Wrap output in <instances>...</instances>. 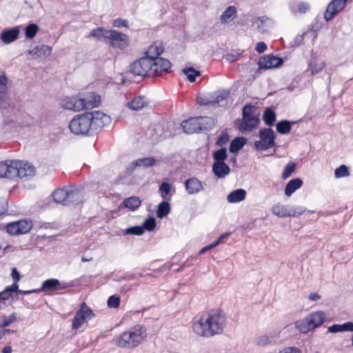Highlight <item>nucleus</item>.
<instances>
[{
	"instance_id": "f257e3e1",
	"label": "nucleus",
	"mask_w": 353,
	"mask_h": 353,
	"mask_svg": "<svg viewBox=\"0 0 353 353\" xmlns=\"http://www.w3.org/2000/svg\"><path fill=\"white\" fill-rule=\"evenodd\" d=\"M225 325V314L219 310L210 311L196 316L191 322L192 332L197 336L205 338L221 334Z\"/></svg>"
},
{
	"instance_id": "f03ea898",
	"label": "nucleus",
	"mask_w": 353,
	"mask_h": 353,
	"mask_svg": "<svg viewBox=\"0 0 353 353\" xmlns=\"http://www.w3.org/2000/svg\"><path fill=\"white\" fill-rule=\"evenodd\" d=\"M54 201L57 203L69 205L79 203L81 200V193L72 186H64L56 189L52 194Z\"/></svg>"
},
{
	"instance_id": "7ed1b4c3",
	"label": "nucleus",
	"mask_w": 353,
	"mask_h": 353,
	"mask_svg": "<svg viewBox=\"0 0 353 353\" xmlns=\"http://www.w3.org/2000/svg\"><path fill=\"white\" fill-rule=\"evenodd\" d=\"M325 313L321 310L315 311L295 322V327L301 333H307L321 326L325 320Z\"/></svg>"
},
{
	"instance_id": "20e7f679",
	"label": "nucleus",
	"mask_w": 353,
	"mask_h": 353,
	"mask_svg": "<svg viewBox=\"0 0 353 353\" xmlns=\"http://www.w3.org/2000/svg\"><path fill=\"white\" fill-rule=\"evenodd\" d=\"M255 108L251 104L245 105L242 110V119L238 129L241 132H251L260 123L259 114H255Z\"/></svg>"
},
{
	"instance_id": "39448f33",
	"label": "nucleus",
	"mask_w": 353,
	"mask_h": 353,
	"mask_svg": "<svg viewBox=\"0 0 353 353\" xmlns=\"http://www.w3.org/2000/svg\"><path fill=\"white\" fill-rule=\"evenodd\" d=\"M214 121L209 117H191L182 122L181 126L185 132L193 134L202 130H208L212 128Z\"/></svg>"
},
{
	"instance_id": "423d86ee",
	"label": "nucleus",
	"mask_w": 353,
	"mask_h": 353,
	"mask_svg": "<svg viewBox=\"0 0 353 353\" xmlns=\"http://www.w3.org/2000/svg\"><path fill=\"white\" fill-rule=\"evenodd\" d=\"M90 116L89 112L74 116L69 123L71 132L77 135L92 134Z\"/></svg>"
},
{
	"instance_id": "0eeeda50",
	"label": "nucleus",
	"mask_w": 353,
	"mask_h": 353,
	"mask_svg": "<svg viewBox=\"0 0 353 353\" xmlns=\"http://www.w3.org/2000/svg\"><path fill=\"white\" fill-rule=\"evenodd\" d=\"M106 44L114 49L123 50L125 49L130 43V39L128 34H124L116 30H109Z\"/></svg>"
},
{
	"instance_id": "6e6552de",
	"label": "nucleus",
	"mask_w": 353,
	"mask_h": 353,
	"mask_svg": "<svg viewBox=\"0 0 353 353\" xmlns=\"http://www.w3.org/2000/svg\"><path fill=\"white\" fill-rule=\"evenodd\" d=\"M12 163L13 168L15 170L14 180L17 179L28 180L35 175V168L28 162L14 160Z\"/></svg>"
},
{
	"instance_id": "1a4fd4ad",
	"label": "nucleus",
	"mask_w": 353,
	"mask_h": 353,
	"mask_svg": "<svg viewBox=\"0 0 353 353\" xmlns=\"http://www.w3.org/2000/svg\"><path fill=\"white\" fill-rule=\"evenodd\" d=\"M149 59L151 65L150 77H161L171 72L172 64L168 59L163 57Z\"/></svg>"
},
{
	"instance_id": "9d476101",
	"label": "nucleus",
	"mask_w": 353,
	"mask_h": 353,
	"mask_svg": "<svg viewBox=\"0 0 353 353\" xmlns=\"http://www.w3.org/2000/svg\"><path fill=\"white\" fill-rule=\"evenodd\" d=\"M259 141L254 142V147L257 150H266L272 148L275 144V134L271 128H262L259 130Z\"/></svg>"
},
{
	"instance_id": "9b49d317",
	"label": "nucleus",
	"mask_w": 353,
	"mask_h": 353,
	"mask_svg": "<svg viewBox=\"0 0 353 353\" xmlns=\"http://www.w3.org/2000/svg\"><path fill=\"white\" fill-rule=\"evenodd\" d=\"M94 316V314L92 309L89 307L85 303H82L73 319L72 328L74 330L79 329L84 323L92 319Z\"/></svg>"
},
{
	"instance_id": "f8f14e48",
	"label": "nucleus",
	"mask_w": 353,
	"mask_h": 353,
	"mask_svg": "<svg viewBox=\"0 0 353 353\" xmlns=\"http://www.w3.org/2000/svg\"><path fill=\"white\" fill-rule=\"evenodd\" d=\"M89 114L92 134L97 132L110 122V116L101 111H93L89 112Z\"/></svg>"
},
{
	"instance_id": "ddd939ff",
	"label": "nucleus",
	"mask_w": 353,
	"mask_h": 353,
	"mask_svg": "<svg viewBox=\"0 0 353 353\" xmlns=\"http://www.w3.org/2000/svg\"><path fill=\"white\" fill-rule=\"evenodd\" d=\"M150 59L144 57L134 61L130 66L131 73L141 77L150 76Z\"/></svg>"
},
{
	"instance_id": "4468645a",
	"label": "nucleus",
	"mask_w": 353,
	"mask_h": 353,
	"mask_svg": "<svg viewBox=\"0 0 353 353\" xmlns=\"http://www.w3.org/2000/svg\"><path fill=\"white\" fill-rule=\"evenodd\" d=\"M132 347H137L147 336V330L141 325H137L127 331Z\"/></svg>"
},
{
	"instance_id": "2eb2a0df",
	"label": "nucleus",
	"mask_w": 353,
	"mask_h": 353,
	"mask_svg": "<svg viewBox=\"0 0 353 353\" xmlns=\"http://www.w3.org/2000/svg\"><path fill=\"white\" fill-rule=\"evenodd\" d=\"M32 222H10L6 226V232L10 235L24 234L30 231Z\"/></svg>"
},
{
	"instance_id": "dca6fc26",
	"label": "nucleus",
	"mask_w": 353,
	"mask_h": 353,
	"mask_svg": "<svg viewBox=\"0 0 353 353\" xmlns=\"http://www.w3.org/2000/svg\"><path fill=\"white\" fill-rule=\"evenodd\" d=\"M347 0H332L327 6L324 13L325 21H328L334 18L344 8Z\"/></svg>"
},
{
	"instance_id": "f3484780",
	"label": "nucleus",
	"mask_w": 353,
	"mask_h": 353,
	"mask_svg": "<svg viewBox=\"0 0 353 353\" xmlns=\"http://www.w3.org/2000/svg\"><path fill=\"white\" fill-rule=\"evenodd\" d=\"M61 106L66 110L79 112L83 110L81 98L79 96L68 97L61 101Z\"/></svg>"
},
{
	"instance_id": "a211bd4d",
	"label": "nucleus",
	"mask_w": 353,
	"mask_h": 353,
	"mask_svg": "<svg viewBox=\"0 0 353 353\" xmlns=\"http://www.w3.org/2000/svg\"><path fill=\"white\" fill-rule=\"evenodd\" d=\"M83 110H90L98 107L101 103V97L95 92H88L81 98Z\"/></svg>"
},
{
	"instance_id": "6ab92c4d",
	"label": "nucleus",
	"mask_w": 353,
	"mask_h": 353,
	"mask_svg": "<svg viewBox=\"0 0 353 353\" xmlns=\"http://www.w3.org/2000/svg\"><path fill=\"white\" fill-rule=\"evenodd\" d=\"M71 286L69 283L61 282L57 279L45 281L40 289L41 290H63Z\"/></svg>"
},
{
	"instance_id": "aec40b11",
	"label": "nucleus",
	"mask_w": 353,
	"mask_h": 353,
	"mask_svg": "<svg viewBox=\"0 0 353 353\" xmlns=\"http://www.w3.org/2000/svg\"><path fill=\"white\" fill-rule=\"evenodd\" d=\"M164 51V46L162 41H156L153 42L145 52V58L157 59Z\"/></svg>"
},
{
	"instance_id": "412c9836",
	"label": "nucleus",
	"mask_w": 353,
	"mask_h": 353,
	"mask_svg": "<svg viewBox=\"0 0 353 353\" xmlns=\"http://www.w3.org/2000/svg\"><path fill=\"white\" fill-rule=\"evenodd\" d=\"M14 160H6L3 162H0V178H7L14 180V172L13 168Z\"/></svg>"
},
{
	"instance_id": "4be33fe9",
	"label": "nucleus",
	"mask_w": 353,
	"mask_h": 353,
	"mask_svg": "<svg viewBox=\"0 0 353 353\" xmlns=\"http://www.w3.org/2000/svg\"><path fill=\"white\" fill-rule=\"evenodd\" d=\"M283 63L281 58L272 56H267L259 61V66L260 68L270 69L276 68Z\"/></svg>"
},
{
	"instance_id": "5701e85b",
	"label": "nucleus",
	"mask_w": 353,
	"mask_h": 353,
	"mask_svg": "<svg viewBox=\"0 0 353 353\" xmlns=\"http://www.w3.org/2000/svg\"><path fill=\"white\" fill-rule=\"evenodd\" d=\"M185 190L189 194L201 192L203 189L202 182L196 177H191L185 181Z\"/></svg>"
},
{
	"instance_id": "b1692460",
	"label": "nucleus",
	"mask_w": 353,
	"mask_h": 353,
	"mask_svg": "<svg viewBox=\"0 0 353 353\" xmlns=\"http://www.w3.org/2000/svg\"><path fill=\"white\" fill-rule=\"evenodd\" d=\"M156 227V222H143L141 226H134L125 230V233L129 234L141 235L145 230H153Z\"/></svg>"
},
{
	"instance_id": "393cba45",
	"label": "nucleus",
	"mask_w": 353,
	"mask_h": 353,
	"mask_svg": "<svg viewBox=\"0 0 353 353\" xmlns=\"http://www.w3.org/2000/svg\"><path fill=\"white\" fill-rule=\"evenodd\" d=\"M325 68V61L319 57H312L308 63V70L312 76L321 72Z\"/></svg>"
},
{
	"instance_id": "a878e982",
	"label": "nucleus",
	"mask_w": 353,
	"mask_h": 353,
	"mask_svg": "<svg viewBox=\"0 0 353 353\" xmlns=\"http://www.w3.org/2000/svg\"><path fill=\"white\" fill-rule=\"evenodd\" d=\"M212 171L218 178H223L230 173V167L225 162H214Z\"/></svg>"
},
{
	"instance_id": "bb28decb",
	"label": "nucleus",
	"mask_w": 353,
	"mask_h": 353,
	"mask_svg": "<svg viewBox=\"0 0 353 353\" xmlns=\"http://www.w3.org/2000/svg\"><path fill=\"white\" fill-rule=\"evenodd\" d=\"M19 28L15 27L10 30L3 31L1 39L3 43H10L14 41L19 37Z\"/></svg>"
},
{
	"instance_id": "cd10ccee",
	"label": "nucleus",
	"mask_w": 353,
	"mask_h": 353,
	"mask_svg": "<svg viewBox=\"0 0 353 353\" xmlns=\"http://www.w3.org/2000/svg\"><path fill=\"white\" fill-rule=\"evenodd\" d=\"M327 331L330 333L353 332V322L347 321L343 324L332 325L328 327Z\"/></svg>"
},
{
	"instance_id": "c85d7f7f",
	"label": "nucleus",
	"mask_w": 353,
	"mask_h": 353,
	"mask_svg": "<svg viewBox=\"0 0 353 353\" xmlns=\"http://www.w3.org/2000/svg\"><path fill=\"white\" fill-rule=\"evenodd\" d=\"M114 343L117 346L120 347L133 348L127 331L116 336L114 338Z\"/></svg>"
},
{
	"instance_id": "c756f323",
	"label": "nucleus",
	"mask_w": 353,
	"mask_h": 353,
	"mask_svg": "<svg viewBox=\"0 0 353 353\" xmlns=\"http://www.w3.org/2000/svg\"><path fill=\"white\" fill-rule=\"evenodd\" d=\"M303 181L299 178L290 180L285 185V194L290 196L296 190L303 185Z\"/></svg>"
},
{
	"instance_id": "7c9ffc66",
	"label": "nucleus",
	"mask_w": 353,
	"mask_h": 353,
	"mask_svg": "<svg viewBox=\"0 0 353 353\" xmlns=\"http://www.w3.org/2000/svg\"><path fill=\"white\" fill-rule=\"evenodd\" d=\"M148 105V101L143 96H138L134 97L130 102L128 103L129 108L133 110H139Z\"/></svg>"
},
{
	"instance_id": "2f4dec72",
	"label": "nucleus",
	"mask_w": 353,
	"mask_h": 353,
	"mask_svg": "<svg viewBox=\"0 0 353 353\" xmlns=\"http://www.w3.org/2000/svg\"><path fill=\"white\" fill-rule=\"evenodd\" d=\"M109 30H106L103 27H99L94 28L90 31V32L87 35V37H93L96 39L97 41H103L106 43L108 34Z\"/></svg>"
},
{
	"instance_id": "473e14b6",
	"label": "nucleus",
	"mask_w": 353,
	"mask_h": 353,
	"mask_svg": "<svg viewBox=\"0 0 353 353\" xmlns=\"http://www.w3.org/2000/svg\"><path fill=\"white\" fill-rule=\"evenodd\" d=\"M246 195L245 190L238 189L231 192L228 196V201L230 203L240 202L245 199Z\"/></svg>"
},
{
	"instance_id": "72a5a7b5",
	"label": "nucleus",
	"mask_w": 353,
	"mask_h": 353,
	"mask_svg": "<svg viewBox=\"0 0 353 353\" xmlns=\"http://www.w3.org/2000/svg\"><path fill=\"white\" fill-rule=\"evenodd\" d=\"M236 13V9L234 6H230L226 8V10L222 13L220 17L221 22L222 23H227L230 21L232 20Z\"/></svg>"
},
{
	"instance_id": "f704fd0d",
	"label": "nucleus",
	"mask_w": 353,
	"mask_h": 353,
	"mask_svg": "<svg viewBox=\"0 0 353 353\" xmlns=\"http://www.w3.org/2000/svg\"><path fill=\"white\" fill-rule=\"evenodd\" d=\"M141 203V199L138 196H131L125 199L123 201V205L131 210L137 209Z\"/></svg>"
},
{
	"instance_id": "c9c22d12",
	"label": "nucleus",
	"mask_w": 353,
	"mask_h": 353,
	"mask_svg": "<svg viewBox=\"0 0 353 353\" xmlns=\"http://www.w3.org/2000/svg\"><path fill=\"white\" fill-rule=\"evenodd\" d=\"M264 123L269 126H272L276 121V113L270 108H267L263 115Z\"/></svg>"
},
{
	"instance_id": "e433bc0d",
	"label": "nucleus",
	"mask_w": 353,
	"mask_h": 353,
	"mask_svg": "<svg viewBox=\"0 0 353 353\" xmlns=\"http://www.w3.org/2000/svg\"><path fill=\"white\" fill-rule=\"evenodd\" d=\"M245 140L243 137H236L234 139L230 145V152L234 153L240 150L245 145Z\"/></svg>"
},
{
	"instance_id": "4c0bfd02",
	"label": "nucleus",
	"mask_w": 353,
	"mask_h": 353,
	"mask_svg": "<svg viewBox=\"0 0 353 353\" xmlns=\"http://www.w3.org/2000/svg\"><path fill=\"white\" fill-rule=\"evenodd\" d=\"M170 211V206L168 201L161 202L157 207V216L159 219H163Z\"/></svg>"
},
{
	"instance_id": "58836bf2",
	"label": "nucleus",
	"mask_w": 353,
	"mask_h": 353,
	"mask_svg": "<svg viewBox=\"0 0 353 353\" xmlns=\"http://www.w3.org/2000/svg\"><path fill=\"white\" fill-rule=\"evenodd\" d=\"M16 321L17 316L14 312L8 316L2 314L0 316V328L7 327Z\"/></svg>"
},
{
	"instance_id": "ea45409f",
	"label": "nucleus",
	"mask_w": 353,
	"mask_h": 353,
	"mask_svg": "<svg viewBox=\"0 0 353 353\" xmlns=\"http://www.w3.org/2000/svg\"><path fill=\"white\" fill-rule=\"evenodd\" d=\"M156 163V159L152 157H145L143 159H139L137 160L136 161L133 162L132 165L133 166V168H134L137 166H140L141 165L145 166V167H150L154 165Z\"/></svg>"
},
{
	"instance_id": "a19ab883",
	"label": "nucleus",
	"mask_w": 353,
	"mask_h": 353,
	"mask_svg": "<svg viewBox=\"0 0 353 353\" xmlns=\"http://www.w3.org/2000/svg\"><path fill=\"white\" fill-rule=\"evenodd\" d=\"M52 51V48L48 45H41L40 46H37L34 49V53L37 57H47L50 54Z\"/></svg>"
},
{
	"instance_id": "79ce46f5",
	"label": "nucleus",
	"mask_w": 353,
	"mask_h": 353,
	"mask_svg": "<svg viewBox=\"0 0 353 353\" xmlns=\"http://www.w3.org/2000/svg\"><path fill=\"white\" fill-rule=\"evenodd\" d=\"M276 130L281 134H288L291 130V123L289 121L283 120L276 124Z\"/></svg>"
},
{
	"instance_id": "37998d69",
	"label": "nucleus",
	"mask_w": 353,
	"mask_h": 353,
	"mask_svg": "<svg viewBox=\"0 0 353 353\" xmlns=\"http://www.w3.org/2000/svg\"><path fill=\"white\" fill-rule=\"evenodd\" d=\"M212 157L214 160V162H224L228 157L226 148H221V149L214 151Z\"/></svg>"
},
{
	"instance_id": "c03bdc74",
	"label": "nucleus",
	"mask_w": 353,
	"mask_h": 353,
	"mask_svg": "<svg viewBox=\"0 0 353 353\" xmlns=\"http://www.w3.org/2000/svg\"><path fill=\"white\" fill-rule=\"evenodd\" d=\"M272 210L274 214L279 217H285L288 215H290V213L287 212L285 207L281 204L273 205Z\"/></svg>"
},
{
	"instance_id": "a18cd8bd",
	"label": "nucleus",
	"mask_w": 353,
	"mask_h": 353,
	"mask_svg": "<svg viewBox=\"0 0 353 353\" xmlns=\"http://www.w3.org/2000/svg\"><path fill=\"white\" fill-rule=\"evenodd\" d=\"M7 79L0 77V102L5 101L7 97Z\"/></svg>"
},
{
	"instance_id": "49530a36",
	"label": "nucleus",
	"mask_w": 353,
	"mask_h": 353,
	"mask_svg": "<svg viewBox=\"0 0 353 353\" xmlns=\"http://www.w3.org/2000/svg\"><path fill=\"white\" fill-rule=\"evenodd\" d=\"M296 169V163L294 161H290L285 166L284 170L282 173V178L283 179H286L289 178L291 174L295 171Z\"/></svg>"
},
{
	"instance_id": "de8ad7c7",
	"label": "nucleus",
	"mask_w": 353,
	"mask_h": 353,
	"mask_svg": "<svg viewBox=\"0 0 353 353\" xmlns=\"http://www.w3.org/2000/svg\"><path fill=\"white\" fill-rule=\"evenodd\" d=\"M39 28L37 24L31 23L25 28V35L28 39L34 38L37 34Z\"/></svg>"
},
{
	"instance_id": "09e8293b",
	"label": "nucleus",
	"mask_w": 353,
	"mask_h": 353,
	"mask_svg": "<svg viewBox=\"0 0 353 353\" xmlns=\"http://www.w3.org/2000/svg\"><path fill=\"white\" fill-rule=\"evenodd\" d=\"M183 73L187 76V78L190 82H194L196 77L200 76V72L192 67L185 68Z\"/></svg>"
},
{
	"instance_id": "8fccbe9b",
	"label": "nucleus",
	"mask_w": 353,
	"mask_h": 353,
	"mask_svg": "<svg viewBox=\"0 0 353 353\" xmlns=\"http://www.w3.org/2000/svg\"><path fill=\"white\" fill-rule=\"evenodd\" d=\"M225 99V97H223V95L221 93L217 92V93L214 94V96L213 97V99L212 101H209V100H208L207 101H199V103L200 105H207L212 104V103L213 104L219 103L221 102L222 101H223Z\"/></svg>"
},
{
	"instance_id": "3c124183",
	"label": "nucleus",
	"mask_w": 353,
	"mask_h": 353,
	"mask_svg": "<svg viewBox=\"0 0 353 353\" xmlns=\"http://www.w3.org/2000/svg\"><path fill=\"white\" fill-rule=\"evenodd\" d=\"M334 175L336 178L345 177L350 175V172L346 165H341L335 170Z\"/></svg>"
},
{
	"instance_id": "603ef678",
	"label": "nucleus",
	"mask_w": 353,
	"mask_h": 353,
	"mask_svg": "<svg viewBox=\"0 0 353 353\" xmlns=\"http://www.w3.org/2000/svg\"><path fill=\"white\" fill-rule=\"evenodd\" d=\"M171 190V185L170 183L167 182H163L159 187V192L161 196L165 199L168 195L170 194Z\"/></svg>"
},
{
	"instance_id": "864d4df0",
	"label": "nucleus",
	"mask_w": 353,
	"mask_h": 353,
	"mask_svg": "<svg viewBox=\"0 0 353 353\" xmlns=\"http://www.w3.org/2000/svg\"><path fill=\"white\" fill-rule=\"evenodd\" d=\"M120 305V299L117 296H110L108 299V305L111 308H117Z\"/></svg>"
},
{
	"instance_id": "5fc2aeb1",
	"label": "nucleus",
	"mask_w": 353,
	"mask_h": 353,
	"mask_svg": "<svg viewBox=\"0 0 353 353\" xmlns=\"http://www.w3.org/2000/svg\"><path fill=\"white\" fill-rule=\"evenodd\" d=\"M112 26L115 28L128 27V21L125 19L117 18L113 20Z\"/></svg>"
},
{
	"instance_id": "6e6d98bb",
	"label": "nucleus",
	"mask_w": 353,
	"mask_h": 353,
	"mask_svg": "<svg viewBox=\"0 0 353 353\" xmlns=\"http://www.w3.org/2000/svg\"><path fill=\"white\" fill-rule=\"evenodd\" d=\"M229 141V136L227 133H222L218 138L216 144L219 146H223Z\"/></svg>"
},
{
	"instance_id": "4d7b16f0",
	"label": "nucleus",
	"mask_w": 353,
	"mask_h": 353,
	"mask_svg": "<svg viewBox=\"0 0 353 353\" xmlns=\"http://www.w3.org/2000/svg\"><path fill=\"white\" fill-rule=\"evenodd\" d=\"M267 45L264 42L260 41L256 43L255 50L261 54L267 50Z\"/></svg>"
},
{
	"instance_id": "13d9d810",
	"label": "nucleus",
	"mask_w": 353,
	"mask_h": 353,
	"mask_svg": "<svg viewBox=\"0 0 353 353\" xmlns=\"http://www.w3.org/2000/svg\"><path fill=\"white\" fill-rule=\"evenodd\" d=\"M298 11L301 14H304L310 8L308 3L305 2H301L298 5Z\"/></svg>"
},
{
	"instance_id": "bf43d9fd",
	"label": "nucleus",
	"mask_w": 353,
	"mask_h": 353,
	"mask_svg": "<svg viewBox=\"0 0 353 353\" xmlns=\"http://www.w3.org/2000/svg\"><path fill=\"white\" fill-rule=\"evenodd\" d=\"M232 232H225L221 234L217 241H214V243H216V245H218L219 243H222L224 242L225 239H227L229 236L232 234Z\"/></svg>"
},
{
	"instance_id": "052dcab7",
	"label": "nucleus",
	"mask_w": 353,
	"mask_h": 353,
	"mask_svg": "<svg viewBox=\"0 0 353 353\" xmlns=\"http://www.w3.org/2000/svg\"><path fill=\"white\" fill-rule=\"evenodd\" d=\"M11 275H12V278L14 280V283H17L20 280V278H21L20 274L16 268H13L12 270Z\"/></svg>"
},
{
	"instance_id": "680f3d73",
	"label": "nucleus",
	"mask_w": 353,
	"mask_h": 353,
	"mask_svg": "<svg viewBox=\"0 0 353 353\" xmlns=\"http://www.w3.org/2000/svg\"><path fill=\"white\" fill-rule=\"evenodd\" d=\"M11 294L6 289L0 292V299H2L3 301L8 300Z\"/></svg>"
},
{
	"instance_id": "e2e57ef3",
	"label": "nucleus",
	"mask_w": 353,
	"mask_h": 353,
	"mask_svg": "<svg viewBox=\"0 0 353 353\" xmlns=\"http://www.w3.org/2000/svg\"><path fill=\"white\" fill-rule=\"evenodd\" d=\"M321 299V296L316 292H312L308 296V299L311 301H317Z\"/></svg>"
},
{
	"instance_id": "0e129e2a",
	"label": "nucleus",
	"mask_w": 353,
	"mask_h": 353,
	"mask_svg": "<svg viewBox=\"0 0 353 353\" xmlns=\"http://www.w3.org/2000/svg\"><path fill=\"white\" fill-rule=\"evenodd\" d=\"M10 294L12 292H17L19 290V285L17 283H14L12 285L8 286L6 288Z\"/></svg>"
},
{
	"instance_id": "69168bd1",
	"label": "nucleus",
	"mask_w": 353,
	"mask_h": 353,
	"mask_svg": "<svg viewBox=\"0 0 353 353\" xmlns=\"http://www.w3.org/2000/svg\"><path fill=\"white\" fill-rule=\"evenodd\" d=\"M39 292H41L40 289H34L32 290H18V293L21 294H30L32 293H39Z\"/></svg>"
},
{
	"instance_id": "338daca9",
	"label": "nucleus",
	"mask_w": 353,
	"mask_h": 353,
	"mask_svg": "<svg viewBox=\"0 0 353 353\" xmlns=\"http://www.w3.org/2000/svg\"><path fill=\"white\" fill-rule=\"evenodd\" d=\"M216 246V243H212L204 248H203L200 251H199V254H203L205 253L206 251L210 250V249H212L214 248H215Z\"/></svg>"
},
{
	"instance_id": "774afa93",
	"label": "nucleus",
	"mask_w": 353,
	"mask_h": 353,
	"mask_svg": "<svg viewBox=\"0 0 353 353\" xmlns=\"http://www.w3.org/2000/svg\"><path fill=\"white\" fill-rule=\"evenodd\" d=\"M3 353H11L12 347L10 346H5L2 350Z\"/></svg>"
}]
</instances>
